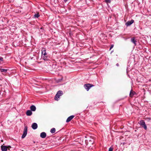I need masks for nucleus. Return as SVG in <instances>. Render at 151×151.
<instances>
[{
    "mask_svg": "<svg viewBox=\"0 0 151 151\" xmlns=\"http://www.w3.org/2000/svg\"><path fill=\"white\" fill-rule=\"evenodd\" d=\"M41 58L44 60L47 61L50 60V58L46 52L45 48H43L42 50Z\"/></svg>",
    "mask_w": 151,
    "mask_h": 151,
    "instance_id": "nucleus-1",
    "label": "nucleus"
},
{
    "mask_svg": "<svg viewBox=\"0 0 151 151\" xmlns=\"http://www.w3.org/2000/svg\"><path fill=\"white\" fill-rule=\"evenodd\" d=\"M94 85L92 84L86 83L84 85V87L88 91L89 89L92 87H93Z\"/></svg>",
    "mask_w": 151,
    "mask_h": 151,
    "instance_id": "nucleus-2",
    "label": "nucleus"
},
{
    "mask_svg": "<svg viewBox=\"0 0 151 151\" xmlns=\"http://www.w3.org/2000/svg\"><path fill=\"white\" fill-rule=\"evenodd\" d=\"M27 126H25L24 129L23 134L22 136V139L24 138L26 136L27 134Z\"/></svg>",
    "mask_w": 151,
    "mask_h": 151,
    "instance_id": "nucleus-3",
    "label": "nucleus"
},
{
    "mask_svg": "<svg viewBox=\"0 0 151 151\" xmlns=\"http://www.w3.org/2000/svg\"><path fill=\"white\" fill-rule=\"evenodd\" d=\"M62 93V91H59L57 94H56L55 96V99L56 100L58 101V98H59L60 97L58 95L59 94H61V93Z\"/></svg>",
    "mask_w": 151,
    "mask_h": 151,
    "instance_id": "nucleus-4",
    "label": "nucleus"
},
{
    "mask_svg": "<svg viewBox=\"0 0 151 151\" xmlns=\"http://www.w3.org/2000/svg\"><path fill=\"white\" fill-rule=\"evenodd\" d=\"M131 41L134 45L135 46L137 45V41L135 37L132 38L131 39Z\"/></svg>",
    "mask_w": 151,
    "mask_h": 151,
    "instance_id": "nucleus-5",
    "label": "nucleus"
},
{
    "mask_svg": "<svg viewBox=\"0 0 151 151\" xmlns=\"http://www.w3.org/2000/svg\"><path fill=\"white\" fill-rule=\"evenodd\" d=\"M134 22V20L132 19L130 21H127L125 25L127 26H129L131 25Z\"/></svg>",
    "mask_w": 151,
    "mask_h": 151,
    "instance_id": "nucleus-6",
    "label": "nucleus"
},
{
    "mask_svg": "<svg viewBox=\"0 0 151 151\" xmlns=\"http://www.w3.org/2000/svg\"><path fill=\"white\" fill-rule=\"evenodd\" d=\"M37 125L36 123H33L32 125V127L33 129H36L37 128Z\"/></svg>",
    "mask_w": 151,
    "mask_h": 151,
    "instance_id": "nucleus-7",
    "label": "nucleus"
},
{
    "mask_svg": "<svg viewBox=\"0 0 151 151\" xmlns=\"http://www.w3.org/2000/svg\"><path fill=\"white\" fill-rule=\"evenodd\" d=\"M75 116L74 115H71L68 117L67 119L66 122H70L74 117Z\"/></svg>",
    "mask_w": 151,
    "mask_h": 151,
    "instance_id": "nucleus-8",
    "label": "nucleus"
},
{
    "mask_svg": "<svg viewBox=\"0 0 151 151\" xmlns=\"http://www.w3.org/2000/svg\"><path fill=\"white\" fill-rule=\"evenodd\" d=\"M1 148L2 151H6L8 149L7 146L3 145L1 146Z\"/></svg>",
    "mask_w": 151,
    "mask_h": 151,
    "instance_id": "nucleus-9",
    "label": "nucleus"
},
{
    "mask_svg": "<svg viewBox=\"0 0 151 151\" xmlns=\"http://www.w3.org/2000/svg\"><path fill=\"white\" fill-rule=\"evenodd\" d=\"M46 134L45 132H43L41 133L40 137L42 138H44L46 137Z\"/></svg>",
    "mask_w": 151,
    "mask_h": 151,
    "instance_id": "nucleus-10",
    "label": "nucleus"
},
{
    "mask_svg": "<svg viewBox=\"0 0 151 151\" xmlns=\"http://www.w3.org/2000/svg\"><path fill=\"white\" fill-rule=\"evenodd\" d=\"M30 110L32 111H36V108L35 106L34 105H32L30 107Z\"/></svg>",
    "mask_w": 151,
    "mask_h": 151,
    "instance_id": "nucleus-11",
    "label": "nucleus"
},
{
    "mask_svg": "<svg viewBox=\"0 0 151 151\" xmlns=\"http://www.w3.org/2000/svg\"><path fill=\"white\" fill-rule=\"evenodd\" d=\"M136 94L135 92L132 89L130 92L129 96L131 97H132Z\"/></svg>",
    "mask_w": 151,
    "mask_h": 151,
    "instance_id": "nucleus-12",
    "label": "nucleus"
},
{
    "mask_svg": "<svg viewBox=\"0 0 151 151\" xmlns=\"http://www.w3.org/2000/svg\"><path fill=\"white\" fill-rule=\"evenodd\" d=\"M32 112L30 110H27L26 112V114L27 116H30L32 114Z\"/></svg>",
    "mask_w": 151,
    "mask_h": 151,
    "instance_id": "nucleus-13",
    "label": "nucleus"
},
{
    "mask_svg": "<svg viewBox=\"0 0 151 151\" xmlns=\"http://www.w3.org/2000/svg\"><path fill=\"white\" fill-rule=\"evenodd\" d=\"M88 141L89 143L91 144H93L94 142V139L92 137H90L88 139Z\"/></svg>",
    "mask_w": 151,
    "mask_h": 151,
    "instance_id": "nucleus-14",
    "label": "nucleus"
},
{
    "mask_svg": "<svg viewBox=\"0 0 151 151\" xmlns=\"http://www.w3.org/2000/svg\"><path fill=\"white\" fill-rule=\"evenodd\" d=\"M50 132L52 133H54L55 132V129L54 128L51 129L50 130Z\"/></svg>",
    "mask_w": 151,
    "mask_h": 151,
    "instance_id": "nucleus-15",
    "label": "nucleus"
},
{
    "mask_svg": "<svg viewBox=\"0 0 151 151\" xmlns=\"http://www.w3.org/2000/svg\"><path fill=\"white\" fill-rule=\"evenodd\" d=\"M140 124L141 125V126L144 125V124H145V123L144 120H142L140 121Z\"/></svg>",
    "mask_w": 151,
    "mask_h": 151,
    "instance_id": "nucleus-16",
    "label": "nucleus"
},
{
    "mask_svg": "<svg viewBox=\"0 0 151 151\" xmlns=\"http://www.w3.org/2000/svg\"><path fill=\"white\" fill-rule=\"evenodd\" d=\"M0 70L1 72H3L4 73H6L7 71V70L4 69H1Z\"/></svg>",
    "mask_w": 151,
    "mask_h": 151,
    "instance_id": "nucleus-17",
    "label": "nucleus"
},
{
    "mask_svg": "<svg viewBox=\"0 0 151 151\" xmlns=\"http://www.w3.org/2000/svg\"><path fill=\"white\" fill-rule=\"evenodd\" d=\"M40 15L39 14V13H38L37 14H35L34 15V17L35 18H38L40 17Z\"/></svg>",
    "mask_w": 151,
    "mask_h": 151,
    "instance_id": "nucleus-18",
    "label": "nucleus"
},
{
    "mask_svg": "<svg viewBox=\"0 0 151 151\" xmlns=\"http://www.w3.org/2000/svg\"><path fill=\"white\" fill-rule=\"evenodd\" d=\"M142 126V127H143L145 129V130H147V126L145 124H144V125H143L142 126Z\"/></svg>",
    "mask_w": 151,
    "mask_h": 151,
    "instance_id": "nucleus-19",
    "label": "nucleus"
},
{
    "mask_svg": "<svg viewBox=\"0 0 151 151\" xmlns=\"http://www.w3.org/2000/svg\"><path fill=\"white\" fill-rule=\"evenodd\" d=\"M105 0V1L107 3H110L111 2V0Z\"/></svg>",
    "mask_w": 151,
    "mask_h": 151,
    "instance_id": "nucleus-20",
    "label": "nucleus"
},
{
    "mask_svg": "<svg viewBox=\"0 0 151 151\" xmlns=\"http://www.w3.org/2000/svg\"><path fill=\"white\" fill-rule=\"evenodd\" d=\"M113 148L111 147H110L109 149V151H113Z\"/></svg>",
    "mask_w": 151,
    "mask_h": 151,
    "instance_id": "nucleus-21",
    "label": "nucleus"
},
{
    "mask_svg": "<svg viewBox=\"0 0 151 151\" xmlns=\"http://www.w3.org/2000/svg\"><path fill=\"white\" fill-rule=\"evenodd\" d=\"M34 57H33L32 56H30L29 57V59H30L31 60H32V59L35 60V59H34Z\"/></svg>",
    "mask_w": 151,
    "mask_h": 151,
    "instance_id": "nucleus-22",
    "label": "nucleus"
},
{
    "mask_svg": "<svg viewBox=\"0 0 151 151\" xmlns=\"http://www.w3.org/2000/svg\"><path fill=\"white\" fill-rule=\"evenodd\" d=\"M114 45H111L110 46V48L109 50H110L111 49L113 48L114 47Z\"/></svg>",
    "mask_w": 151,
    "mask_h": 151,
    "instance_id": "nucleus-23",
    "label": "nucleus"
},
{
    "mask_svg": "<svg viewBox=\"0 0 151 151\" xmlns=\"http://www.w3.org/2000/svg\"><path fill=\"white\" fill-rule=\"evenodd\" d=\"M3 58L1 57H0V61H3Z\"/></svg>",
    "mask_w": 151,
    "mask_h": 151,
    "instance_id": "nucleus-24",
    "label": "nucleus"
},
{
    "mask_svg": "<svg viewBox=\"0 0 151 151\" xmlns=\"http://www.w3.org/2000/svg\"><path fill=\"white\" fill-rule=\"evenodd\" d=\"M61 94H58V95L59 96H61L63 94V92L62 91V93H61Z\"/></svg>",
    "mask_w": 151,
    "mask_h": 151,
    "instance_id": "nucleus-25",
    "label": "nucleus"
},
{
    "mask_svg": "<svg viewBox=\"0 0 151 151\" xmlns=\"http://www.w3.org/2000/svg\"><path fill=\"white\" fill-rule=\"evenodd\" d=\"M7 147L8 149V150H9L10 149L9 148H11V146H9Z\"/></svg>",
    "mask_w": 151,
    "mask_h": 151,
    "instance_id": "nucleus-26",
    "label": "nucleus"
},
{
    "mask_svg": "<svg viewBox=\"0 0 151 151\" xmlns=\"http://www.w3.org/2000/svg\"><path fill=\"white\" fill-rule=\"evenodd\" d=\"M68 0H64V1L66 3L67 2Z\"/></svg>",
    "mask_w": 151,
    "mask_h": 151,
    "instance_id": "nucleus-27",
    "label": "nucleus"
},
{
    "mask_svg": "<svg viewBox=\"0 0 151 151\" xmlns=\"http://www.w3.org/2000/svg\"><path fill=\"white\" fill-rule=\"evenodd\" d=\"M116 65L117 66H119V65L118 63H117L116 64Z\"/></svg>",
    "mask_w": 151,
    "mask_h": 151,
    "instance_id": "nucleus-28",
    "label": "nucleus"
},
{
    "mask_svg": "<svg viewBox=\"0 0 151 151\" xmlns=\"http://www.w3.org/2000/svg\"><path fill=\"white\" fill-rule=\"evenodd\" d=\"M31 55L32 56H34V55Z\"/></svg>",
    "mask_w": 151,
    "mask_h": 151,
    "instance_id": "nucleus-29",
    "label": "nucleus"
},
{
    "mask_svg": "<svg viewBox=\"0 0 151 151\" xmlns=\"http://www.w3.org/2000/svg\"><path fill=\"white\" fill-rule=\"evenodd\" d=\"M113 52V51H111V53L112 52Z\"/></svg>",
    "mask_w": 151,
    "mask_h": 151,
    "instance_id": "nucleus-30",
    "label": "nucleus"
}]
</instances>
